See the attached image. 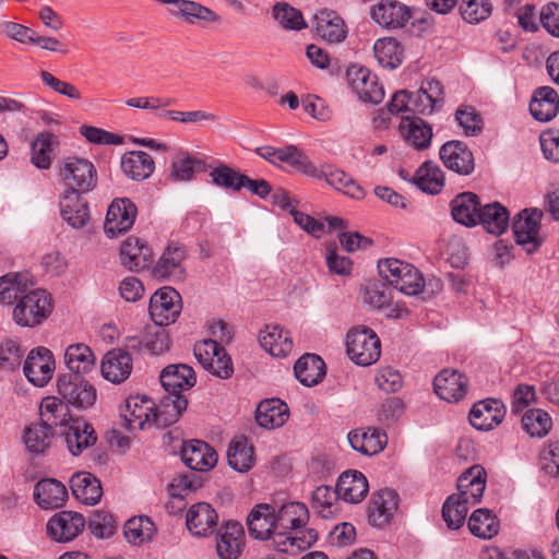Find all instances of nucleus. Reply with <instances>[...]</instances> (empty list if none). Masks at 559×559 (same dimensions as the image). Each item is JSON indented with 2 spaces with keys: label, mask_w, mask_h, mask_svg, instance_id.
<instances>
[{
  "label": "nucleus",
  "mask_w": 559,
  "mask_h": 559,
  "mask_svg": "<svg viewBox=\"0 0 559 559\" xmlns=\"http://www.w3.org/2000/svg\"><path fill=\"white\" fill-rule=\"evenodd\" d=\"M259 156L276 165L286 163L307 176H317V166L296 146L288 145L276 148L271 145H262L255 148Z\"/></svg>",
  "instance_id": "nucleus-10"
},
{
  "label": "nucleus",
  "mask_w": 559,
  "mask_h": 559,
  "mask_svg": "<svg viewBox=\"0 0 559 559\" xmlns=\"http://www.w3.org/2000/svg\"><path fill=\"white\" fill-rule=\"evenodd\" d=\"M544 213L536 207L524 209L519 212L512 223L515 241L527 253L538 250L543 243L540 223Z\"/></svg>",
  "instance_id": "nucleus-4"
},
{
  "label": "nucleus",
  "mask_w": 559,
  "mask_h": 559,
  "mask_svg": "<svg viewBox=\"0 0 559 559\" xmlns=\"http://www.w3.org/2000/svg\"><path fill=\"white\" fill-rule=\"evenodd\" d=\"M159 380L166 393L174 395L190 390L197 382L193 368L186 364L165 367L159 374Z\"/></svg>",
  "instance_id": "nucleus-22"
},
{
  "label": "nucleus",
  "mask_w": 559,
  "mask_h": 559,
  "mask_svg": "<svg viewBox=\"0 0 559 559\" xmlns=\"http://www.w3.org/2000/svg\"><path fill=\"white\" fill-rule=\"evenodd\" d=\"M64 362L72 372L71 374L81 377V374L88 373L95 367L96 357L90 346L84 343H76L67 347Z\"/></svg>",
  "instance_id": "nucleus-40"
},
{
  "label": "nucleus",
  "mask_w": 559,
  "mask_h": 559,
  "mask_svg": "<svg viewBox=\"0 0 559 559\" xmlns=\"http://www.w3.org/2000/svg\"><path fill=\"white\" fill-rule=\"evenodd\" d=\"M124 536L129 543L141 545L152 540L156 533V526L146 515H140L129 519L124 523Z\"/></svg>",
  "instance_id": "nucleus-52"
},
{
  "label": "nucleus",
  "mask_w": 559,
  "mask_h": 559,
  "mask_svg": "<svg viewBox=\"0 0 559 559\" xmlns=\"http://www.w3.org/2000/svg\"><path fill=\"white\" fill-rule=\"evenodd\" d=\"M276 531H296L305 526L309 520V511L305 503L289 502L275 512Z\"/></svg>",
  "instance_id": "nucleus-41"
},
{
  "label": "nucleus",
  "mask_w": 559,
  "mask_h": 559,
  "mask_svg": "<svg viewBox=\"0 0 559 559\" xmlns=\"http://www.w3.org/2000/svg\"><path fill=\"white\" fill-rule=\"evenodd\" d=\"M530 111L538 121H550L559 111L558 93L550 86L536 88L530 103Z\"/></svg>",
  "instance_id": "nucleus-29"
},
{
  "label": "nucleus",
  "mask_w": 559,
  "mask_h": 559,
  "mask_svg": "<svg viewBox=\"0 0 559 559\" xmlns=\"http://www.w3.org/2000/svg\"><path fill=\"white\" fill-rule=\"evenodd\" d=\"M261 346L274 357H286L293 350V340L287 331L278 325L266 326L260 333Z\"/></svg>",
  "instance_id": "nucleus-42"
},
{
  "label": "nucleus",
  "mask_w": 559,
  "mask_h": 559,
  "mask_svg": "<svg viewBox=\"0 0 559 559\" xmlns=\"http://www.w3.org/2000/svg\"><path fill=\"white\" fill-rule=\"evenodd\" d=\"M253 447L248 444L246 438L230 442L227 450L228 465L240 473L249 471L253 465Z\"/></svg>",
  "instance_id": "nucleus-51"
},
{
  "label": "nucleus",
  "mask_w": 559,
  "mask_h": 559,
  "mask_svg": "<svg viewBox=\"0 0 559 559\" xmlns=\"http://www.w3.org/2000/svg\"><path fill=\"white\" fill-rule=\"evenodd\" d=\"M34 285L28 273L7 274L0 278V302L11 305Z\"/></svg>",
  "instance_id": "nucleus-43"
},
{
  "label": "nucleus",
  "mask_w": 559,
  "mask_h": 559,
  "mask_svg": "<svg viewBox=\"0 0 559 559\" xmlns=\"http://www.w3.org/2000/svg\"><path fill=\"white\" fill-rule=\"evenodd\" d=\"M486 488V471L480 465H473L461 474L456 481V495L476 504L480 502Z\"/></svg>",
  "instance_id": "nucleus-24"
},
{
  "label": "nucleus",
  "mask_w": 559,
  "mask_h": 559,
  "mask_svg": "<svg viewBox=\"0 0 559 559\" xmlns=\"http://www.w3.org/2000/svg\"><path fill=\"white\" fill-rule=\"evenodd\" d=\"M68 498L66 486L52 478L39 480L34 488V499L41 509H58Z\"/></svg>",
  "instance_id": "nucleus-31"
},
{
  "label": "nucleus",
  "mask_w": 559,
  "mask_h": 559,
  "mask_svg": "<svg viewBox=\"0 0 559 559\" xmlns=\"http://www.w3.org/2000/svg\"><path fill=\"white\" fill-rule=\"evenodd\" d=\"M467 378L459 371L451 369H443L433 380L435 392L447 402L461 401L467 392Z\"/></svg>",
  "instance_id": "nucleus-19"
},
{
  "label": "nucleus",
  "mask_w": 559,
  "mask_h": 559,
  "mask_svg": "<svg viewBox=\"0 0 559 559\" xmlns=\"http://www.w3.org/2000/svg\"><path fill=\"white\" fill-rule=\"evenodd\" d=\"M506 408L501 401L486 399L475 403L469 412V423L478 430H491L504 418Z\"/></svg>",
  "instance_id": "nucleus-16"
},
{
  "label": "nucleus",
  "mask_w": 559,
  "mask_h": 559,
  "mask_svg": "<svg viewBox=\"0 0 559 559\" xmlns=\"http://www.w3.org/2000/svg\"><path fill=\"white\" fill-rule=\"evenodd\" d=\"M455 119L466 136H477L483 129V119L472 106H462L455 112Z\"/></svg>",
  "instance_id": "nucleus-63"
},
{
  "label": "nucleus",
  "mask_w": 559,
  "mask_h": 559,
  "mask_svg": "<svg viewBox=\"0 0 559 559\" xmlns=\"http://www.w3.org/2000/svg\"><path fill=\"white\" fill-rule=\"evenodd\" d=\"M51 311L50 295L44 289L29 288L13 308L12 317L17 325L33 328L47 319Z\"/></svg>",
  "instance_id": "nucleus-2"
},
{
  "label": "nucleus",
  "mask_w": 559,
  "mask_h": 559,
  "mask_svg": "<svg viewBox=\"0 0 559 559\" xmlns=\"http://www.w3.org/2000/svg\"><path fill=\"white\" fill-rule=\"evenodd\" d=\"M371 499L373 506H379L383 512L372 515V526L381 527L390 522L393 513L397 510L399 495L394 490L385 488L373 493Z\"/></svg>",
  "instance_id": "nucleus-54"
},
{
  "label": "nucleus",
  "mask_w": 559,
  "mask_h": 559,
  "mask_svg": "<svg viewBox=\"0 0 559 559\" xmlns=\"http://www.w3.org/2000/svg\"><path fill=\"white\" fill-rule=\"evenodd\" d=\"M509 221V211L499 202L488 203L480 207L478 224H481L489 234L500 236L508 229Z\"/></svg>",
  "instance_id": "nucleus-44"
},
{
  "label": "nucleus",
  "mask_w": 559,
  "mask_h": 559,
  "mask_svg": "<svg viewBox=\"0 0 559 559\" xmlns=\"http://www.w3.org/2000/svg\"><path fill=\"white\" fill-rule=\"evenodd\" d=\"M154 403L143 397H130L127 400V413L123 414V426L128 429H144L153 424Z\"/></svg>",
  "instance_id": "nucleus-38"
},
{
  "label": "nucleus",
  "mask_w": 559,
  "mask_h": 559,
  "mask_svg": "<svg viewBox=\"0 0 559 559\" xmlns=\"http://www.w3.org/2000/svg\"><path fill=\"white\" fill-rule=\"evenodd\" d=\"M187 406L188 400L182 394L167 393L157 406L154 405L153 424L157 428H165L177 423Z\"/></svg>",
  "instance_id": "nucleus-27"
},
{
  "label": "nucleus",
  "mask_w": 559,
  "mask_h": 559,
  "mask_svg": "<svg viewBox=\"0 0 559 559\" xmlns=\"http://www.w3.org/2000/svg\"><path fill=\"white\" fill-rule=\"evenodd\" d=\"M70 415L67 404L58 397L48 396L43 400L40 405V423L48 429L64 426L70 423Z\"/></svg>",
  "instance_id": "nucleus-46"
},
{
  "label": "nucleus",
  "mask_w": 559,
  "mask_h": 559,
  "mask_svg": "<svg viewBox=\"0 0 559 559\" xmlns=\"http://www.w3.org/2000/svg\"><path fill=\"white\" fill-rule=\"evenodd\" d=\"M73 496L87 506H95L103 496L100 480L88 472L76 473L70 480Z\"/></svg>",
  "instance_id": "nucleus-32"
},
{
  "label": "nucleus",
  "mask_w": 559,
  "mask_h": 559,
  "mask_svg": "<svg viewBox=\"0 0 559 559\" xmlns=\"http://www.w3.org/2000/svg\"><path fill=\"white\" fill-rule=\"evenodd\" d=\"M132 368L131 355L120 348L106 353L100 364L102 376L115 384L124 382L130 377Z\"/></svg>",
  "instance_id": "nucleus-18"
},
{
  "label": "nucleus",
  "mask_w": 559,
  "mask_h": 559,
  "mask_svg": "<svg viewBox=\"0 0 559 559\" xmlns=\"http://www.w3.org/2000/svg\"><path fill=\"white\" fill-rule=\"evenodd\" d=\"M346 78L352 90L365 103L379 104L384 98V90L378 78L369 69L360 64H350Z\"/></svg>",
  "instance_id": "nucleus-7"
},
{
  "label": "nucleus",
  "mask_w": 559,
  "mask_h": 559,
  "mask_svg": "<svg viewBox=\"0 0 559 559\" xmlns=\"http://www.w3.org/2000/svg\"><path fill=\"white\" fill-rule=\"evenodd\" d=\"M338 499L336 490L329 486H319L312 492L311 507L323 519L332 518L336 511V500Z\"/></svg>",
  "instance_id": "nucleus-57"
},
{
  "label": "nucleus",
  "mask_w": 559,
  "mask_h": 559,
  "mask_svg": "<svg viewBox=\"0 0 559 559\" xmlns=\"http://www.w3.org/2000/svg\"><path fill=\"white\" fill-rule=\"evenodd\" d=\"M181 459L190 469L206 472L216 465L217 453L207 443L200 440H191L183 443Z\"/></svg>",
  "instance_id": "nucleus-21"
},
{
  "label": "nucleus",
  "mask_w": 559,
  "mask_h": 559,
  "mask_svg": "<svg viewBox=\"0 0 559 559\" xmlns=\"http://www.w3.org/2000/svg\"><path fill=\"white\" fill-rule=\"evenodd\" d=\"M314 28L318 36L330 44H337L346 38L344 21L335 12L322 10L314 15Z\"/></svg>",
  "instance_id": "nucleus-33"
},
{
  "label": "nucleus",
  "mask_w": 559,
  "mask_h": 559,
  "mask_svg": "<svg viewBox=\"0 0 559 559\" xmlns=\"http://www.w3.org/2000/svg\"><path fill=\"white\" fill-rule=\"evenodd\" d=\"M373 52L377 61L383 68L395 69L402 63L403 48L395 38L378 39L373 45Z\"/></svg>",
  "instance_id": "nucleus-49"
},
{
  "label": "nucleus",
  "mask_w": 559,
  "mask_h": 559,
  "mask_svg": "<svg viewBox=\"0 0 559 559\" xmlns=\"http://www.w3.org/2000/svg\"><path fill=\"white\" fill-rule=\"evenodd\" d=\"M24 350L20 344L12 338L0 342V369L13 371L20 367Z\"/></svg>",
  "instance_id": "nucleus-62"
},
{
  "label": "nucleus",
  "mask_w": 559,
  "mask_h": 559,
  "mask_svg": "<svg viewBox=\"0 0 559 559\" xmlns=\"http://www.w3.org/2000/svg\"><path fill=\"white\" fill-rule=\"evenodd\" d=\"M57 390L67 406L71 405L78 409L92 407L97 397L96 389L88 381L71 373L58 377Z\"/></svg>",
  "instance_id": "nucleus-6"
},
{
  "label": "nucleus",
  "mask_w": 559,
  "mask_h": 559,
  "mask_svg": "<svg viewBox=\"0 0 559 559\" xmlns=\"http://www.w3.org/2000/svg\"><path fill=\"white\" fill-rule=\"evenodd\" d=\"M378 271L383 280L405 295L415 296L424 290L421 273L409 263L388 258L378 262Z\"/></svg>",
  "instance_id": "nucleus-1"
},
{
  "label": "nucleus",
  "mask_w": 559,
  "mask_h": 559,
  "mask_svg": "<svg viewBox=\"0 0 559 559\" xmlns=\"http://www.w3.org/2000/svg\"><path fill=\"white\" fill-rule=\"evenodd\" d=\"M471 506H473L472 502L456 493L449 496L442 506V518L448 528L459 530L462 527Z\"/></svg>",
  "instance_id": "nucleus-50"
},
{
  "label": "nucleus",
  "mask_w": 559,
  "mask_h": 559,
  "mask_svg": "<svg viewBox=\"0 0 559 559\" xmlns=\"http://www.w3.org/2000/svg\"><path fill=\"white\" fill-rule=\"evenodd\" d=\"M467 525L473 535L485 539L493 537L499 531V522L488 509L475 510Z\"/></svg>",
  "instance_id": "nucleus-53"
},
{
  "label": "nucleus",
  "mask_w": 559,
  "mask_h": 559,
  "mask_svg": "<svg viewBox=\"0 0 559 559\" xmlns=\"http://www.w3.org/2000/svg\"><path fill=\"white\" fill-rule=\"evenodd\" d=\"M294 372L301 384L312 386L321 382L324 378L325 364L323 359L316 354H305L295 362Z\"/></svg>",
  "instance_id": "nucleus-39"
},
{
  "label": "nucleus",
  "mask_w": 559,
  "mask_h": 559,
  "mask_svg": "<svg viewBox=\"0 0 559 559\" xmlns=\"http://www.w3.org/2000/svg\"><path fill=\"white\" fill-rule=\"evenodd\" d=\"M61 176L69 191H75L76 193L91 191L97 182L94 165L84 158H67L64 167L61 170Z\"/></svg>",
  "instance_id": "nucleus-9"
},
{
  "label": "nucleus",
  "mask_w": 559,
  "mask_h": 559,
  "mask_svg": "<svg viewBox=\"0 0 559 559\" xmlns=\"http://www.w3.org/2000/svg\"><path fill=\"white\" fill-rule=\"evenodd\" d=\"M51 430L41 423L27 427L24 431V443L32 453H43L49 447Z\"/></svg>",
  "instance_id": "nucleus-60"
},
{
  "label": "nucleus",
  "mask_w": 559,
  "mask_h": 559,
  "mask_svg": "<svg viewBox=\"0 0 559 559\" xmlns=\"http://www.w3.org/2000/svg\"><path fill=\"white\" fill-rule=\"evenodd\" d=\"M273 535V544L280 552L297 554L306 548H309L318 539V534L314 530L290 531L277 530Z\"/></svg>",
  "instance_id": "nucleus-30"
},
{
  "label": "nucleus",
  "mask_w": 559,
  "mask_h": 559,
  "mask_svg": "<svg viewBox=\"0 0 559 559\" xmlns=\"http://www.w3.org/2000/svg\"><path fill=\"white\" fill-rule=\"evenodd\" d=\"M439 155L443 165L459 175L467 176L474 171V155L464 142H444Z\"/></svg>",
  "instance_id": "nucleus-15"
},
{
  "label": "nucleus",
  "mask_w": 559,
  "mask_h": 559,
  "mask_svg": "<svg viewBox=\"0 0 559 559\" xmlns=\"http://www.w3.org/2000/svg\"><path fill=\"white\" fill-rule=\"evenodd\" d=\"M55 359L51 352L46 347L32 349L23 366L27 380L35 386H44L52 378Z\"/></svg>",
  "instance_id": "nucleus-12"
},
{
  "label": "nucleus",
  "mask_w": 559,
  "mask_h": 559,
  "mask_svg": "<svg viewBox=\"0 0 559 559\" xmlns=\"http://www.w3.org/2000/svg\"><path fill=\"white\" fill-rule=\"evenodd\" d=\"M217 512L206 502L192 504L186 514L187 528L195 536L212 534L217 526Z\"/></svg>",
  "instance_id": "nucleus-23"
},
{
  "label": "nucleus",
  "mask_w": 559,
  "mask_h": 559,
  "mask_svg": "<svg viewBox=\"0 0 559 559\" xmlns=\"http://www.w3.org/2000/svg\"><path fill=\"white\" fill-rule=\"evenodd\" d=\"M289 417V408L280 399H269L259 403L255 411V420L259 426L274 429L283 426Z\"/></svg>",
  "instance_id": "nucleus-34"
},
{
  "label": "nucleus",
  "mask_w": 559,
  "mask_h": 559,
  "mask_svg": "<svg viewBox=\"0 0 559 559\" xmlns=\"http://www.w3.org/2000/svg\"><path fill=\"white\" fill-rule=\"evenodd\" d=\"M63 219L74 228L83 227L88 219L87 203L80 198V193L68 191L60 203Z\"/></svg>",
  "instance_id": "nucleus-48"
},
{
  "label": "nucleus",
  "mask_w": 559,
  "mask_h": 559,
  "mask_svg": "<svg viewBox=\"0 0 559 559\" xmlns=\"http://www.w3.org/2000/svg\"><path fill=\"white\" fill-rule=\"evenodd\" d=\"M136 214L138 209L131 200L127 198L114 200L106 214L105 233L109 237L127 233L133 226Z\"/></svg>",
  "instance_id": "nucleus-11"
},
{
  "label": "nucleus",
  "mask_w": 559,
  "mask_h": 559,
  "mask_svg": "<svg viewBox=\"0 0 559 559\" xmlns=\"http://www.w3.org/2000/svg\"><path fill=\"white\" fill-rule=\"evenodd\" d=\"M346 353L358 366H370L381 355V344L377 334L367 326H355L346 334Z\"/></svg>",
  "instance_id": "nucleus-3"
},
{
  "label": "nucleus",
  "mask_w": 559,
  "mask_h": 559,
  "mask_svg": "<svg viewBox=\"0 0 559 559\" xmlns=\"http://www.w3.org/2000/svg\"><path fill=\"white\" fill-rule=\"evenodd\" d=\"M347 440L353 450L368 456L380 453L388 442L386 435L378 428L354 429Z\"/></svg>",
  "instance_id": "nucleus-26"
},
{
  "label": "nucleus",
  "mask_w": 559,
  "mask_h": 559,
  "mask_svg": "<svg viewBox=\"0 0 559 559\" xmlns=\"http://www.w3.org/2000/svg\"><path fill=\"white\" fill-rule=\"evenodd\" d=\"M245 174L225 165L219 164L210 171L212 182L225 190L239 192L243 189Z\"/></svg>",
  "instance_id": "nucleus-55"
},
{
  "label": "nucleus",
  "mask_w": 559,
  "mask_h": 559,
  "mask_svg": "<svg viewBox=\"0 0 559 559\" xmlns=\"http://www.w3.org/2000/svg\"><path fill=\"white\" fill-rule=\"evenodd\" d=\"M412 181L421 191L429 194H437L444 186V175L435 162L428 160L416 170Z\"/></svg>",
  "instance_id": "nucleus-47"
},
{
  "label": "nucleus",
  "mask_w": 559,
  "mask_h": 559,
  "mask_svg": "<svg viewBox=\"0 0 559 559\" xmlns=\"http://www.w3.org/2000/svg\"><path fill=\"white\" fill-rule=\"evenodd\" d=\"M408 7L396 0H385L371 9L372 20L388 29L402 28L411 19Z\"/></svg>",
  "instance_id": "nucleus-17"
},
{
  "label": "nucleus",
  "mask_w": 559,
  "mask_h": 559,
  "mask_svg": "<svg viewBox=\"0 0 559 559\" xmlns=\"http://www.w3.org/2000/svg\"><path fill=\"white\" fill-rule=\"evenodd\" d=\"M245 532L238 522H227L217 534L216 554L219 559H238L242 552Z\"/></svg>",
  "instance_id": "nucleus-20"
},
{
  "label": "nucleus",
  "mask_w": 559,
  "mask_h": 559,
  "mask_svg": "<svg viewBox=\"0 0 559 559\" xmlns=\"http://www.w3.org/2000/svg\"><path fill=\"white\" fill-rule=\"evenodd\" d=\"M317 176L312 178H324V180L335 190L353 199L360 200L365 197V190L345 171L330 166L321 169L317 167Z\"/></svg>",
  "instance_id": "nucleus-35"
},
{
  "label": "nucleus",
  "mask_w": 559,
  "mask_h": 559,
  "mask_svg": "<svg viewBox=\"0 0 559 559\" xmlns=\"http://www.w3.org/2000/svg\"><path fill=\"white\" fill-rule=\"evenodd\" d=\"M121 169L131 179L144 180L154 171V160L146 152L131 151L122 156Z\"/></svg>",
  "instance_id": "nucleus-45"
},
{
  "label": "nucleus",
  "mask_w": 559,
  "mask_h": 559,
  "mask_svg": "<svg viewBox=\"0 0 559 559\" xmlns=\"http://www.w3.org/2000/svg\"><path fill=\"white\" fill-rule=\"evenodd\" d=\"M148 312L152 320L160 326H167L176 321L181 312V298L171 287H163L153 294Z\"/></svg>",
  "instance_id": "nucleus-8"
},
{
  "label": "nucleus",
  "mask_w": 559,
  "mask_h": 559,
  "mask_svg": "<svg viewBox=\"0 0 559 559\" xmlns=\"http://www.w3.org/2000/svg\"><path fill=\"white\" fill-rule=\"evenodd\" d=\"M194 356L202 367L221 379H229L234 373L231 358L218 341L203 340L194 345Z\"/></svg>",
  "instance_id": "nucleus-5"
},
{
  "label": "nucleus",
  "mask_w": 559,
  "mask_h": 559,
  "mask_svg": "<svg viewBox=\"0 0 559 559\" xmlns=\"http://www.w3.org/2000/svg\"><path fill=\"white\" fill-rule=\"evenodd\" d=\"M275 510L267 503L257 504L247 518L251 537L260 540L269 539L276 532Z\"/></svg>",
  "instance_id": "nucleus-25"
},
{
  "label": "nucleus",
  "mask_w": 559,
  "mask_h": 559,
  "mask_svg": "<svg viewBox=\"0 0 559 559\" xmlns=\"http://www.w3.org/2000/svg\"><path fill=\"white\" fill-rule=\"evenodd\" d=\"M60 435L63 436L68 450L74 456L94 445L97 440L93 426L80 418L70 417V423L60 430Z\"/></svg>",
  "instance_id": "nucleus-14"
},
{
  "label": "nucleus",
  "mask_w": 559,
  "mask_h": 559,
  "mask_svg": "<svg viewBox=\"0 0 559 559\" xmlns=\"http://www.w3.org/2000/svg\"><path fill=\"white\" fill-rule=\"evenodd\" d=\"M368 489V480L359 471L344 472L338 477L335 487L338 499L350 503L360 502L366 497Z\"/></svg>",
  "instance_id": "nucleus-28"
},
{
  "label": "nucleus",
  "mask_w": 559,
  "mask_h": 559,
  "mask_svg": "<svg viewBox=\"0 0 559 559\" xmlns=\"http://www.w3.org/2000/svg\"><path fill=\"white\" fill-rule=\"evenodd\" d=\"M273 17L286 29L299 31L306 26L301 12L285 2L274 5Z\"/></svg>",
  "instance_id": "nucleus-61"
},
{
  "label": "nucleus",
  "mask_w": 559,
  "mask_h": 559,
  "mask_svg": "<svg viewBox=\"0 0 559 559\" xmlns=\"http://www.w3.org/2000/svg\"><path fill=\"white\" fill-rule=\"evenodd\" d=\"M524 430L532 437H544L551 429L552 421L547 412L532 408L522 416Z\"/></svg>",
  "instance_id": "nucleus-58"
},
{
  "label": "nucleus",
  "mask_w": 559,
  "mask_h": 559,
  "mask_svg": "<svg viewBox=\"0 0 559 559\" xmlns=\"http://www.w3.org/2000/svg\"><path fill=\"white\" fill-rule=\"evenodd\" d=\"M491 10V3L488 0H463L461 15L466 22L476 24L486 20Z\"/></svg>",
  "instance_id": "nucleus-64"
},
{
  "label": "nucleus",
  "mask_w": 559,
  "mask_h": 559,
  "mask_svg": "<svg viewBox=\"0 0 559 559\" xmlns=\"http://www.w3.org/2000/svg\"><path fill=\"white\" fill-rule=\"evenodd\" d=\"M85 519L73 511H61L47 523L48 535L56 542L67 543L75 538L84 528Z\"/></svg>",
  "instance_id": "nucleus-13"
},
{
  "label": "nucleus",
  "mask_w": 559,
  "mask_h": 559,
  "mask_svg": "<svg viewBox=\"0 0 559 559\" xmlns=\"http://www.w3.org/2000/svg\"><path fill=\"white\" fill-rule=\"evenodd\" d=\"M404 140H431V126L419 117H402L399 124Z\"/></svg>",
  "instance_id": "nucleus-59"
},
{
  "label": "nucleus",
  "mask_w": 559,
  "mask_h": 559,
  "mask_svg": "<svg viewBox=\"0 0 559 559\" xmlns=\"http://www.w3.org/2000/svg\"><path fill=\"white\" fill-rule=\"evenodd\" d=\"M170 14L176 17H181L186 22L193 24L197 20L202 21H218V16L209 8L189 0H180L177 9L170 10Z\"/></svg>",
  "instance_id": "nucleus-56"
},
{
  "label": "nucleus",
  "mask_w": 559,
  "mask_h": 559,
  "mask_svg": "<svg viewBox=\"0 0 559 559\" xmlns=\"http://www.w3.org/2000/svg\"><path fill=\"white\" fill-rule=\"evenodd\" d=\"M186 259V249L178 243L167 246L159 258L154 274L163 278L176 277L181 280L183 275L182 262Z\"/></svg>",
  "instance_id": "nucleus-37"
},
{
  "label": "nucleus",
  "mask_w": 559,
  "mask_h": 559,
  "mask_svg": "<svg viewBox=\"0 0 559 559\" xmlns=\"http://www.w3.org/2000/svg\"><path fill=\"white\" fill-rule=\"evenodd\" d=\"M451 214L455 222L464 226H475L479 221L480 203L478 195L473 192L457 194L451 201Z\"/></svg>",
  "instance_id": "nucleus-36"
}]
</instances>
